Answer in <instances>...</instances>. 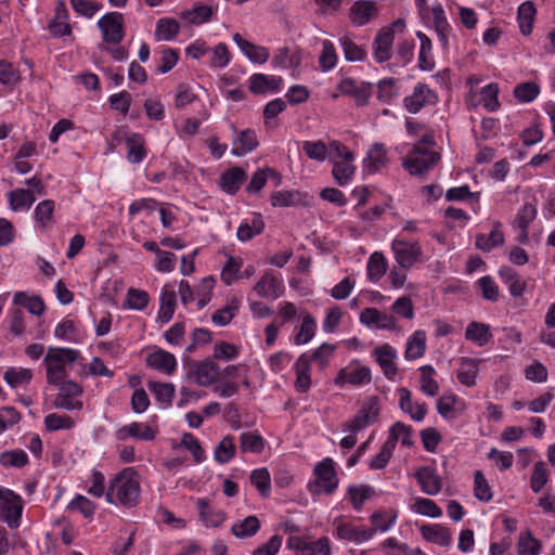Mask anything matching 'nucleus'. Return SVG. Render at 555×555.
I'll list each match as a JSON object with an SVG mask.
<instances>
[{"mask_svg":"<svg viewBox=\"0 0 555 555\" xmlns=\"http://www.w3.org/2000/svg\"><path fill=\"white\" fill-rule=\"evenodd\" d=\"M393 40L395 31L391 27H384L377 33L372 44L373 56L377 63L390 60Z\"/></svg>","mask_w":555,"mask_h":555,"instance_id":"nucleus-13","label":"nucleus"},{"mask_svg":"<svg viewBox=\"0 0 555 555\" xmlns=\"http://www.w3.org/2000/svg\"><path fill=\"white\" fill-rule=\"evenodd\" d=\"M379 398L369 397L362 404L354 417L346 424L345 431L358 433L369 425L377 422L379 415Z\"/></svg>","mask_w":555,"mask_h":555,"instance_id":"nucleus-6","label":"nucleus"},{"mask_svg":"<svg viewBox=\"0 0 555 555\" xmlns=\"http://www.w3.org/2000/svg\"><path fill=\"white\" fill-rule=\"evenodd\" d=\"M337 63V54L334 44L330 40L322 42V52L319 57L320 67L327 72L335 67Z\"/></svg>","mask_w":555,"mask_h":555,"instance_id":"nucleus-58","label":"nucleus"},{"mask_svg":"<svg viewBox=\"0 0 555 555\" xmlns=\"http://www.w3.org/2000/svg\"><path fill=\"white\" fill-rule=\"evenodd\" d=\"M340 44L344 50L345 59L348 62H361L366 57V51L354 43L349 37L340 38Z\"/></svg>","mask_w":555,"mask_h":555,"instance_id":"nucleus-55","label":"nucleus"},{"mask_svg":"<svg viewBox=\"0 0 555 555\" xmlns=\"http://www.w3.org/2000/svg\"><path fill=\"white\" fill-rule=\"evenodd\" d=\"M233 144L232 153L236 156H243L258 146L257 135L254 130H243L238 133Z\"/></svg>","mask_w":555,"mask_h":555,"instance_id":"nucleus-35","label":"nucleus"},{"mask_svg":"<svg viewBox=\"0 0 555 555\" xmlns=\"http://www.w3.org/2000/svg\"><path fill=\"white\" fill-rule=\"evenodd\" d=\"M360 322L377 330H393L397 320L391 314L382 312L376 308H365L360 313Z\"/></svg>","mask_w":555,"mask_h":555,"instance_id":"nucleus-14","label":"nucleus"},{"mask_svg":"<svg viewBox=\"0 0 555 555\" xmlns=\"http://www.w3.org/2000/svg\"><path fill=\"white\" fill-rule=\"evenodd\" d=\"M79 351L68 348H50L44 358L47 380L51 385H59L66 377L65 364L75 362Z\"/></svg>","mask_w":555,"mask_h":555,"instance_id":"nucleus-2","label":"nucleus"},{"mask_svg":"<svg viewBox=\"0 0 555 555\" xmlns=\"http://www.w3.org/2000/svg\"><path fill=\"white\" fill-rule=\"evenodd\" d=\"M435 101L436 96L433 91L426 85L418 83L414 88L413 94L404 99V106L410 113L416 114L425 105L433 104Z\"/></svg>","mask_w":555,"mask_h":555,"instance_id":"nucleus-16","label":"nucleus"},{"mask_svg":"<svg viewBox=\"0 0 555 555\" xmlns=\"http://www.w3.org/2000/svg\"><path fill=\"white\" fill-rule=\"evenodd\" d=\"M10 207L14 211L27 210L36 201L33 191L26 189H16L8 194Z\"/></svg>","mask_w":555,"mask_h":555,"instance_id":"nucleus-37","label":"nucleus"},{"mask_svg":"<svg viewBox=\"0 0 555 555\" xmlns=\"http://www.w3.org/2000/svg\"><path fill=\"white\" fill-rule=\"evenodd\" d=\"M282 78L275 76H267L264 74H254L249 78V90L255 94H263L267 92L278 91Z\"/></svg>","mask_w":555,"mask_h":555,"instance_id":"nucleus-22","label":"nucleus"},{"mask_svg":"<svg viewBox=\"0 0 555 555\" xmlns=\"http://www.w3.org/2000/svg\"><path fill=\"white\" fill-rule=\"evenodd\" d=\"M250 482L258 489L262 496H269L271 489V479L267 468H258L253 470L250 474Z\"/></svg>","mask_w":555,"mask_h":555,"instance_id":"nucleus-56","label":"nucleus"},{"mask_svg":"<svg viewBox=\"0 0 555 555\" xmlns=\"http://www.w3.org/2000/svg\"><path fill=\"white\" fill-rule=\"evenodd\" d=\"M465 337L479 346H485L491 338L490 327L482 323L472 322L466 327Z\"/></svg>","mask_w":555,"mask_h":555,"instance_id":"nucleus-45","label":"nucleus"},{"mask_svg":"<svg viewBox=\"0 0 555 555\" xmlns=\"http://www.w3.org/2000/svg\"><path fill=\"white\" fill-rule=\"evenodd\" d=\"M287 546L297 552V555H330V542L327 538H321L318 541H309L302 537H289Z\"/></svg>","mask_w":555,"mask_h":555,"instance_id":"nucleus-10","label":"nucleus"},{"mask_svg":"<svg viewBox=\"0 0 555 555\" xmlns=\"http://www.w3.org/2000/svg\"><path fill=\"white\" fill-rule=\"evenodd\" d=\"M548 480V472L544 462H537L530 479V487L533 492L539 493Z\"/></svg>","mask_w":555,"mask_h":555,"instance_id":"nucleus-63","label":"nucleus"},{"mask_svg":"<svg viewBox=\"0 0 555 555\" xmlns=\"http://www.w3.org/2000/svg\"><path fill=\"white\" fill-rule=\"evenodd\" d=\"M388 163L389 158L385 145L375 143L366 153V157L363 160V168L367 173L374 175L385 168Z\"/></svg>","mask_w":555,"mask_h":555,"instance_id":"nucleus-15","label":"nucleus"},{"mask_svg":"<svg viewBox=\"0 0 555 555\" xmlns=\"http://www.w3.org/2000/svg\"><path fill=\"white\" fill-rule=\"evenodd\" d=\"M400 408L410 414L414 421H422L426 415V404L412 401L411 391L406 388L399 389Z\"/></svg>","mask_w":555,"mask_h":555,"instance_id":"nucleus-31","label":"nucleus"},{"mask_svg":"<svg viewBox=\"0 0 555 555\" xmlns=\"http://www.w3.org/2000/svg\"><path fill=\"white\" fill-rule=\"evenodd\" d=\"M140 498L138 475L130 468L124 469L111 481L106 492L108 503H120L126 507L137 505Z\"/></svg>","mask_w":555,"mask_h":555,"instance_id":"nucleus-1","label":"nucleus"},{"mask_svg":"<svg viewBox=\"0 0 555 555\" xmlns=\"http://www.w3.org/2000/svg\"><path fill=\"white\" fill-rule=\"evenodd\" d=\"M498 95H499L498 85L489 83L481 89L479 101H476L475 95L470 92L467 103H469L474 107H477L480 103H482L483 107L488 112H495L500 107V102H499Z\"/></svg>","mask_w":555,"mask_h":555,"instance_id":"nucleus-21","label":"nucleus"},{"mask_svg":"<svg viewBox=\"0 0 555 555\" xmlns=\"http://www.w3.org/2000/svg\"><path fill=\"white\" fill-rule=\"evenodd\" d=\"M238 300L236 298H232L224 308L217 310L212 314L211 321L218 326H225L235 317V314L238 311Z\"/></svg>","mask_w":555,"mask_h":555,"instance_id":"nucleus-47","label":"nucleus"},{"mask_svg":"<svg viewBox=\"0 0 555 555\" xmlns=\"http://www.w3.org/2000/svg\"><path fill=\"white\" fill-rule=\"evenodd\" d=\"M176 308V292L173 288H169V286H165L162 291L160 295V309L158 313V319L163 323H167L172 319Z\"/></svg>","mask_w":555,"mask_h":555,"instance_id":"nucleus-36","label":"nucleus"},{"mask_svg":"<svg viewBox=\"0 0 555 555\" xmlns=\"http://www.w3.org/2000/svg\"><path fill=\"white\" fill-rule=\"evenodd\" d=\"M199 520L206 527L217 528L225 520V513L221 509H215L210 506L207 499L199 498L196 500Z\"/></svg>","mask_w":555,"mask_h":555,"instance_id":"nucleus-20","label":"nucleus"},{"mask_svg":"<svg viewBox=\"0 0 555 555\" xmlns=\"http://www.w3.org/2000/svg\"><path fill=\"white\" fill-rule=\"evenodd\" d=\"M541 547V542L533 537L530 530L519 534L517 543L518 555H539Z\"/></svg>","mask_w":555,"mask_h":555,"instance_id":"nucleus-42","label":"nucleus"},{"mask_svg":"<svg viewBox=\"0 0 555 555\" xmlns=\"http://www.w3.org/2000/svg\"><path fill=\"white\" fill-rule=\"evenodd\" d=\"M28 463V456L23 450L4 451L0 454V464L4 467H24Z\"/></svg>","mask_w":555,"mask_h":555,"instance_id":"nucleus-60","label":"nucleus"},{"mask_svg":"<svg viewBox=\"0 0 555 555\" xmlns=\"http://www.w3.org/2000/svg\"><path fill=\"white\" fill-rule=\"evenodd\" d=\"M146 363L149 366L164 371L167 374L172 373L177 365L175 356L165 350H158L151 353L146 359Z\"/></svg>","mask_w":555,"mask_h":555,"instance_id":"nucleus-32","label":"nucleus"},{"mask_svg":"<svg viewBox=\"0 0 555 555\" xmlns=\"http://www.w3.org/2000/svg\"><path fill=\"white\" fill-rule=\"evenodd\" d=\"M314 474L317 477L315 483L310 486L313 493L324 492L332 494L338 487V477L334 461L331 457H326L318 463L314 468Z\"/></svg>","mask_w":555,"mask_h":555,"instance_id":"nucleus-5","label":"nucleus"},{"mask_svg":"<svg viewBox=\"0 0 555 555\" xmlns=\"http://www.w3.org/2000/svg\"><path fill=\"white\" fill-rule=\"evenodd\" d=\"M422 491L428 495H436L442 488L441 478L429 466L418 468L414 474Z\"/></svg>","mask_w":555,"mask_h":555,"instance_id":"nucleus-18","label":"nucleus"},{"mask_svg":"<svg viewBox=\"0 0 555 555\" xmlns=\"http://www.w3.org/2000/svg\"><path fill=\"white\" fill-rule=\"evenodd\" d=\"M421 378H420V388L421 390L430 396L435 397L438 395L439 386L438 383L433 378L435 369L431 365H424L420 369Z\"/></svg>","mask_w":555,"mask_h":555,"instance_id":"nucleus-48","label":"nucleus"},{"mask_svg":"<svg viewBox=\"0 0 555 555\" xmlns=\"http://www.w3.org/2000/svg\"><path fill=\"white\" fill-rule=\"evenodd\" d=\"M98 27L102 33L103 41L107 43L118 44L125 37L124 16L119 12L103 15L98 22Z\"/></svg>","mask_w":555,"mask_h":555,"instance_id":"nucleus-7","label":"nucleus"},{"mask_svg":"<svg viewBox=\"0 0 555 555\" xmlns=\"http://www.w3.org/2000/svg\"><path fill=\"white\" fill-rule=\"evenodd\" d=\"M264 448V441L257 433H243L240 437V449L243 453H261Z\"/></svg>","mask_w":555,"mask_h":555,"instance_id":"nucleus-49","label":"nucleus"},{"mask_svg":"<svg viewBox=\"0 0 555 555\" xmlns=\"http://www.w3.org/2000/svg\"><path fill=\"white\" fill-rule=\"evenodd\" d=\"M126 144L128 149V160L132 164H138L142 162V159L145 157L144 140L142 135L133 133L132 135L127 138Z\"/></svg>","mask_w":555,"mask_h":555,"instance_id":"nucleus-41","label":"nucleus"},{"mask_svg":"<svg viewBox=\"0 0 555 555\" xmlns=\"http://www.w3.org/2000/svg\"><path fill=\"white\" fill-rule=\"evenodd\" d=\"M373 354L385 376L388 379H393L397 375V366L395 363V359L397 358L396 350L391 346L385 344L375 348Z\"/></svg>","mask_w":555,"mask_h":555,"instance_id":"nucleus-17","label":"nucleus"},{"mask_svg":"<svg viewBox=\"0 0 555 555\" xmlns=\"http://www.w3.org/2000/svg\"><path fill=\"white\" fill-rule=\"evenodd\" d=\"M233 40L251 62L263 64L268 61L270 54L267 48L245 40L240 34H234Z\"/></svg>","mask_w":555,"mask_h":555,"instance_id":"nucleus-23","label":"nucleus"},{"mask_svg":"<svg viewBox=\"0 0 555 555\" xmlns=\"http://www.w3.org/2000/svg\"><path fill=\"white\" fill-rule=\"evenodd\" d=\"M535 12V7L531 1H526L519 5L518 24L522 35L527 36L531 34Z\"/></svg>","mask_w":555,"mask_h":555,"instance_id":"nucleus-39","label":"nucleus"},{"mask_svg":"<svg viewBox=\"0 0 555 555\" xmlns=\"http://www.w3.org/2000/svg\"><path fill=\"white\" fill-rule=\"evenodd\" d=\"M501 223L499 221L494 222L493 229L489 235L477 234L476 235V248L482 251H490L492 248L496 246H501L504 244V234L500 230Z\"/></svg>","mask_w":555,"mask_h":555,"instance_id":"nucleus-33","label":"nucleus"},{"mask_svg":"<svg viewBox=\"0 0 555 555\" xmlns=\"http://www.w3.org/2000/svg\"><path fill=\"white\" fill-rule=\"evenodd\" d=\"M500 276L503 282L508 286L512 296L519 297L524 294L526 283L519 275L511 268H503L500 270Z\"/></svg>","mask_w":555,"mask_h":555,"instance_id":"nucleus-40","label":"nucleus"},{"mask_svg":"<svg viewBox=\"0 0 555 555\" xmlns=\"http://www.w3.org/2000/svg\"><path fill=\"white\" fill-rule=\"evenodd\" d=\"M426 350V334L423 331H416L409 338L405 348V358L415 360L423 357Z\"/></svg>","mask_w":555,"mask_h":555,"instance_id":"nucleus-38","label":"nucleus"},{"mask_svg":"<svg viewBox=\"0 0 555 555\" xmlns=\"http://www.w3.org/2000/svg\"><path fill=\"white\" fill-rule=\"evenodd\" d=\"M387 271V260L383 253L375 251L367 262V276L371 281L377 282Z\"/></svg>","mask_w":555,"mask_h":555,"instance_id":"nucleus-46","label":"nucleus"},{"mask_svg":"<svg viewBox=\"0 0 555 555\" xmlns=\"http://www.w3.org/2000/svg\"><path fill=\"white\" fill-rule=\"evenodd\" d=\"M376 12V5L373 1H357L351 8V21L358 26L366 24Z\"/></svg>","mask_w":555,"mask_h":555,"instance_id":"nucleus-34","label":"nucleus"},{"mask_svg":"<svg viewBox=\"0 0 555 555\" xmlns=\"http://www.w3.org/2000/svg\"><path fill=\"white\" fill-rule=\"evenodd\" d=\"M246 178L247 175L242 168L234 167L221 175L220 185L224 192L235 194Z\"/></svg>","mask_w":555,"mask_h":555,"instance_id":"nucleus-30","label":"nucleus"},{"mask_svg":"<svg viewBox=\"0 0 555 555\" xmlns=\"http://www.w3.org/2000/svg\"><path fill=\"white\" fill-rule=\"evenodd\" d=\"M33 377V373L29 369H14L11 367L4 373V380L13 388L29 383Z\"/></svg>","mask_w":555,"mask_h":555,"instance_id":"nucleus-61","label":"nucleus"},{"mask_svg":"<svg viewBox=\"0 0 555 555\" xmlns=\"http://www.w3.org/2000/svg\"><path fill=\"white\" fill-rule=\"evenodd\" d=\"M372 380L371 370L367 366L361 365L358 362L350 363L348 366L343 367L334 383L337 386L350 384L352 386H360L370 384Z\"/></svg>","mask_w":555,"mask_h":555,"instance_id":"nucleus-9","label":"nucleus"},{"mask_svg":"<svg viewBox=\"0 0 555 555\" xmlns=\"http://www.w3.org/2000/svg\"><path fill=\"white\" fill-rule=\"evenodd\" d=\"M260 529V521L256 516H248L243 521L232 526V533L240 539L255 535Z\"/></svg>","mask_w":555,"mask_h":555,"instance_id":"nucleus-44","label":"nucleus"},{"mask_svg":"<svg viewBox=\"0 0 555 555\" xmlns=\"http://www.w3.org/2000/svg\"><path fill=\"white\" fill-rule=\"evenodd\" d=\"M44 425L47 430L54 431L60 429H70L75 426V422L68 415L51 413L44 417Z\"/></svg>","mask_w":555,"mask_h":555,"instance_id":"nucleus-59","label":"nucleus"},{"mask_svg":"<svg viewBox=\"0 0 555 555\" xmlns=\"http://www.w3.org/2000/svg\"><path fill=\"white\" fill-rule=\"evenodd\" d=\"M219 372L218 364L208 358L201 362H192L189 375L193 377L197 385L208 387L216 380Z\"/></svg>","mask_w":555,"mask_h":555,"instance_id":"nucleus-12","label":"nucleus"},{"mask_svg":"<svg viewBox=\"0 0 555 555\" xmlns=\"http://www.w3.org/2000/svg\"><path fill=\"white\" fill-rule=\"evenodd\" d=\"M417 38L421 41L418 66L422 70H431L435 66V62L430 57L431 41L425 34L421 31L417 33Z\"/></svg>","mask_w":555,"mask_h":555,"instance_id":"nucleus-51","label":"nucleus"},{"mask_svg":"<svg viewBox=\"0 0 555 555\" xmlns=\"http://www.w3.org/2000/svg\"><path fill=\"white\" fill-rule=\"evenodd\" d=\"M375 533V529H358L350 524L339 522L336 527V535L338 539L361 543L371 539Z\"/></svg>","mask_w":555,"mask_h":555,"instance_id":"nucleus-27","label":"nucleus"},{"mask_svg":"<svg viewBox=\"0 0 555 555\" xmlns=\"http://www.w3.org/2000/svg\"><path fill=\"white\" fill-rule=\"evenodd\" d=\"M254 291L260 297H271L276 299L282 294V286L273 273L267 271L255 284Z\"/></svg>","mask_w":555,"mask_h":555,"instance_id":"nucleus-25","label":"nucleus"},{"mask_svg":"<svg viewBox=\"0 0 555 555\" xmlns=\"http://www.w3.org/2000/svg\"><path fill=\"white\" fill-rule=\"evenodd\" d=\"M54 208L52 199H44L36 206L34 217L41 228H47L52 222Z\"/></svg>","mask_w":555,"mask_h":555,"instance_id":"nucleus-53","label":"nucleus"},{"mask_svg":"<svg viewBox=\"0 0 555 555\" xmlns=\"http://www.w3.org/2000/svg\"><path fill=\"white\" fill-rule=\"evenodd\" d=\"M129 437L150 441L155 438V434L149 425L133 422L127 426H122L116 433V438L120 441Z\"/></svg>","mask_w":555,"mask_h":555,"instance_id":"nucleus-24","label":"nucleus"},{"mask_svg":"<svg viewBox=\"0 0 555 555\" xmlns=\"http://www.w3.org/2000/svg\"><path fill=\"white\" fill-rule=\"evenodd\" d=\"M412 429L410 426L404 425L401 422L395 423L389 429V437L387 440H392V449L395 450L397 441L400 439L401 443L405 447L413 444L411 438Z\"/></svg>","mask_w":555,"mask_h":555,"instance_id":"nucleus-52","label":"nucleus"},{"mask_svg":"<svg viewBox=\"0 0 555 555\" xmlns=\"http://www.w3.org/2000/svg\"><path fill=\"white\" fill-rule=\"evenodd\" d=\"M481 360L462 358L456 377L462 385L473 387L476 385V378Z\"/></svg>","mask_w":555,"mask_h":555,"instance_id":"nucleus-26","label":"nucleus"},{"mask_svg":"<svg viewBox=\"0 0 555 555\" xmlns=\"http://www.w3.org/2000/svg\"><path fill=\"white\" fill-rule=\"evenodd\" d=\"M235 454L233 438L224 437L215 450V460L218 463H228Z\"/></svg>","mask_w":555,"mask_h":555,"instance_id":"nucleus-64","label":"nucleus"},{"mask_svg":"<svg viewBox=\"0 0 555 555\" xmlns=\"http://www.w3.org/2000/svg\"><path fill=\"white\" fill-rule=\"evenodd\" d=\"M440 160L438 152L428 151L424 146L415 145L403 162L404 169L412 176H420L429 171Z\"/></svg>","mask_w":555,"mask_h":555,"instance_id":"nucleus-4","label":"nucleus"},{"mask_svg":"<svg viewBox=\"0 0 555 555\" xmlns=\"http://www.w3.org/2000/svg\"><path fill=\"white\" fill-rule=\"evenodd\" d=\"M421 532L425 540L441 546H448L452 541L451 531L438 524L424 525Z\"/></svg>","mask_w":555,"mask_h":555,"instance_id":"nucleus-28","label":"nucleus"},{"mask_svg":"<svg viewBox=\"0 0 555 555\" xmlns=\"http://www.w3.org/2000/svg\"><path fill=\"white\" fill-rule=\"evenodd\" d=\"M413 509L417 514L433 518H438L442 515L441 508L430 499H416L413 504Z\"/></svg>","mask_w":555,"mask_h":555,"instance_id":"nucleus-62","label":"nucleus"},{"mask_svg":"<svg viewBox=\"0 0 555 555\" xmlns=\"http://www.w3.org/2000/svg\"><path fill=\"white\" fill-rule=\"evenodd\" d=\"M264 229V222L260 215L253 218L251 222L242 223L238 229L236 236L242 242L250 241L255 235L260 234Z\"/></svg>","mask_w":555,"mask_h":555,"instance_id":"nucleus-43","label":"nucleus"},{"mask_svg":"<svg viewBox=\"0 0 555 555\" xmlns=\"http://www.w3.org/2000/svg\"><path fill=\"white\" fill-rule=\"evenodd\" d=\"M474 495L482 502H489L493 496L489 482L481 470H476L474 474Z\"/></svg>","mask_w":555,"mask_h":555,"instance_id":"nucleus-57","label":"nucleus"},{"mask_svg":"<svg viewBox=\"0 0 555 555\" xmlns=\"http://www.w3.org/2000/svg\"><path fill=\"white\" fill-rule=\"evenodd\" d=\"M59 385V393L53 401V405L66 411L81 410L82 401L77 398L82 395V387L73 380H63Z\"/></svg>","mask_w":555,"mask_h":555,"instance_id":"nucleus-8","label":"nucleus"},{"mask_svg":"<svg viewBox=\"0 0 555 555\" xmlns=\"http://www.w3.org/2000/svg\"><path fill=\"white\" fill-rule=\"evenodd\" d=\"M23 500L14 491L0 488V520L9 528L16 529L21 525Z\"/></svg>","mask_w":555,"mask_h":555,"instance_id":"nucleus-3","label":"nucleus"},{"mask_svg":"<svg viewBox=\"0 0 555 555\" xmlns=\"http://www.w3.org/2000/svg\"><path fill=\"white\" fill-rule=\"evenodd\" d=\"M315 330L317 323L314 319L310 314H306L302 319L299 332L294 337V343L297 346L309 343L313 338Z\"/></svg>","mask_w":555,"mask_h":555,"instance_id":"nucleus-54","label":"nucleus"},{"mask_svg":"<svg viewBox=\"0 0 555 555\" xmlns=\"http://www.w3.org/2000/svg\"><path fill=\"white\" fill-rule=\"evenodd\" d=\"M295 371H296V382H295V388L297 391L305 393L309 390L311 385V379L309 375L310 371V359L309 357L304 353L299 356L295 363Z\"/></svg>","mask_w":555,"mask_h":555,"instance_id":"nucleus-29","label":"nucleus"},{"mask_svg":"<svg viewBox=\"0 0 555 555\" xmlns=\"http://www.w3.org/2000/svg\"><path fill=\"white\" fill-rule=\"evenodd\" d=\"M354 154L352 152H344V158L335 160L332 169L334 180L340 185H346L354 176L356 167L352 164Z\"/></svg>","mask_w":555,"mask_h":555,"instance_id":"nucleus-19","label":"nucleus"},{"mask_svg":"<svg viewBox=\"0 0 555 555\" xmlns=\"http://www.w3.org/2000/svg\"><path fill=\"white\" fill-rule=\"evenodd\" d=\"M180 26L175 18H160L157 22L155 37L157 40H172L179 33Z\"/></svg>","mask_w":555,"mask_h":555,"instance_id":"nucleus-50","label":"nucleus"},{"mask_svg":"<svg viewBox=\"0 0 555 555\" xmlns=\"http://www.w3.org/2000/svg\"><path fill=\"white\" fill-rule=\"evenodd\" d=\"M392 250L396 261L403 269H410L422 256V248L416 242L395 240Z\"/></svg>","mask_w":555,"mask_h":555,"instance_id":"nucleus-11","label":"nucleus"}]
</instances>
